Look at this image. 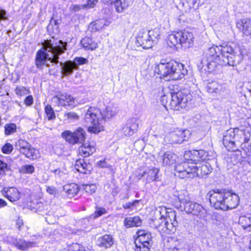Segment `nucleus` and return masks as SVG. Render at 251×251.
I'll return each mask as SVG.
<instances>
[{
	"mask_svg": "<svg viewBox=\"0 0 251 251\" xmlns=\"http://www.w3.org/2000/svg\"><path fill=\"white\" fill-rule=\"evenodd\" d=\"M243 55L240 47L230 45H213L209 48L206 56L201 60V67L209 73L216 70L219 66H236L243 60Z\"/></svg>",
	"mask_w": 251,
	"mask_h": 251,
	"instance_id": "1",
	"label": "nucleus"
},
{
	"mask_svg": "<svg viewBox=\"0 0 251 251\" xmlns=\"http://www.w3.org/2000/svg\"><path fill=\"white\" fill-rule=\"evenodd\" d=\"M67 43L62 40L52 42L51 40H46L42 44V48L38 50L36 53L35 63L38 69L42 70L44 65L50 68L49 61L53 64L59 63V56L67 50Z\"/></svg>",
	"mask_w": 251,
	"mask_h": 251,
	"instance_id": "2",
	"label": "nucleus"
},
{
	"mask_svg": "<svg viewBox=\"0 0 251 251\" xmlns=\"http://www.w3.org/2000/svg\"><path fill=\"white\" fill-rule=\"evenodd\" d=\"M116 114L110 107L107 106L103 111L95 107H90L85 113L84 121L90 126L88 130L91 133L97 134L103 130V124L106 118H112Z\"/></svg>",
	"mask_w": 251,
	"mask_h": 251,
	"instance_id": "3",
	"label": "nucleus"
},
{
	"mask_svg": "<svg viewBox=\"0 0 251 251\" xmlns=\"http://www.w3.org/2000/svg\"><path fill=\"white\" fill-rule=\"evenodd\" d=\"M157 212L159 217L151 220L150 223L151 226L162 233H175L178 226L176 211L172 208L162 207Z\"/></svg>",
	"mask_w": 251,
	"mask_h": 251,
	"instance_id": "4",
	"label": "nucleus"
},
{
	"mask_svg": "<svg viewBox=\"0 0 251 251\" xmlns=\"http://www.w3.org/2000/svg\"><path fill=\"white\" fill-rule=\"evenodd\" d=\"M184 67L182 63L174 60L166 62L162 60L155 67L154 72L163 77L169 76L173 80L181 79L188 73Z\"/></svg>",
	"mask_w": 251,
	"mask_h": 251,
	"instance_id": "5",
	"label": "nucleus"
},
{
	"mask_svg": "<svg viewBox=\"0 0 251 251\" xmlns=\"http://www.w3.org/2000/svg\"><path fill=\"white\" fill-rule=\"evenodd\" d=\"M160 101L167 108L179 110L180 108H183L187 106L188 98L187 95H185L182 92L178 91L161 96Z\"/></svg>",
	"mask_w": 251,
	"mask_h": 251,
	"instance_id": "6",
	"label": "nucleus"
},
{
	"mask_svg": "<svg viewBox=\"0 0 251 251\" xmlns=\"http://www.w3.org/2000/svg\"><path fill=\"white\" fill-rule=\"evenodd\" d=\"M177 198L180 203V206L183 207L187 213L197 216L204 213L205 209L203 206L199 203L191 201L188 197L183 198L181 194H179Z\"/></svg>",
	"mask_w": 251,
	"mask_h": 251,
	"instance_id": "7",
	"label": "nucleus"
},
{
	"mask_svg": "<svg viewBox=\"0 0 251 251\" xmlns=\"http://www.w3.org/2000/svg\"><path fill=\"white\" fill-rule=\"evenodd\" d=\"M207 195L211 205L216 209L226 210L225 189L211 190Z\"/></svg>",
	"mask_w": 251,
	"mask_h": 251,
	"instance_id": "8",
	"label": "nucleus"
},
{
	"mask_svg": "<svg viewBox=\"0 0 251 251\" xmlns=\"http://www.w3.org/2000/svg\"><path fill=\"white\" fill-rule=\"evenodd\" d=\"M86 132L81 127H78L74 131L65 130L61 134V137L69 144L75 145L83 143L85 139Z\"/></svg>",
	"mask_w": 251,
	"mask_h": 251,
	"instance_id": "9",
	"label": "nucleus"
},
{
	"mask_svg": "<svg viewBox=\"0 0 251 251\" xmlns=\"http://www.w3.org/2000/svg\"><path fill=\"white\" fill-rule=\"evenodd\" d=\"M239 131L238 128H230L227 130L224 133L223 143L224 146L228 151H235L238 149L236 148V142L234 141L236 136H237V132Z\"/></svg>",
	"mask_w": 251,
	"mask_h": 251,
	"instance_id": "10",
	"label": "nucleus"
},
{
	"mask_svg": "<svg viewBox=\"0 0 251 251\" xmlns=\"http://www.w3.org/2000/svg\"><path fill=\"white\" fill-rule=\"evenodd\" d=\"M194 164L189 162H184L178 164L175 166V176L180 178H184L192 177V169Z\"/></svg>",
	"mask_w": 251,
	"mask_h": 251,
	"instance_id": "11",
	"label": "nucleus"
},
{
	"mask_svg": "<svg viewBox=\"0 0 251 251\" xmlns=\"http://www.w3.org/2000/svg\"><path fill=\"white\" fill-rule=\"evenodd\" d=\"M52 101L58 106L74 107L76 104L75 99L66 93L56 95L53 97Z\"/></svg>",
	"mask_w": 251,
	"mask_h": 251,
	"instance_id": "12",
	"label": "nucleus"
},
{
	"mask_svg": "<svg viewBox=\"0 0 251 251\" xmlns=\"http://www.w3.org/2000/svg\"><path fill=\"white\" fill-rule=\"evenodd\" d=\"M212 168L210 164L204 161L194 164L192 169V177L198 176L203 177L211 172Z\"/></svg>",
	"mask_w": 251,
	"mask_h": 251,
	"instance_id": "13",
	"label": "nucleus"
},
{
	"mask_svg": "<svg viewBox=\"0 0 251 251\" xmlns=\"http://www.w3.org/2000/svg\"><path fill=\"white\" fill-rule=\"evenodd\" d=\"M240 199L238 195L232 190H225L226 210L236 208L239 204Z\"/></svg>",
	"mask_w": 251,
	"mask_h": 251,
	"instance_id": "14",
	"label": "nucleus"
},
{
	"mask_svg": "<svg viewBox=\"0 0 251 251\" xmlns=\"http://www.w3.org/2000/svg\"><path fill=\"white\" fill-rule=\"evenodd\" d=\"M180 45L184 48H189L193 45L194 36L192 32L186 30L178 31Z\"/></svg>",
	"mask_w": 251,
	"mask_h": 251,
	"instance_id": "15",
	"label": "nucleus"
},
{
	"mask_svg": "<svg viewBox=\"0 0 251 251\" xmlns=\"http://www.w3.org/2000/svg\"><path fill=\"white\" fill-rule=\"evenodd\" d=\"M188 154H189L190 160L193 162H191L193 164L208 159L207 152L204 150H193L189 151Z\"/></svg>",
	"mask_w": 251,
	"mask_h": 251,
	"instance_id": "16",
	"label": "nucleus"
},
{
	"mask_svg": "<svg viewBox=\"0 0 251 251\" xmlns=\"http://www.w3.org/2000/svg\"><path fill=\"white\" fill-rule=\"evenodd\" d=\"M138 127V121L136 118L127 120L126 125L123 128V131L126 136H130L136 131Z\"/></svg>",
	"mask_w": 251,
	"mask_h": 251,
	"instance_id": "17",
	"label": "nucleus"
},
{
	"mask_svg": "<svg viewBox=\"0 0 251 251\" xmlns=\"http://www.w3.org/2000/svg\"><path fill=\"white\" fill-rule=\"evenodd\" d=\"M2 192L3 196L11 202L17 201L20 198V193L16 188L5 187L2 189Z\"/></svg>",
	"mask_w": 251,
	"mask_h": 251,
	"instance_id": "18",
	"label": "nucleus"
},
{
	"mask_svg": "<svg viewBox=\"0 0 251 251\" xmlns=\"http://www.w3.org/2000/svg\"><path fill=\"white\" fill-rule=\"evenodd\" d=\"M14 246L21 251H27L29 248L35 247L37 243L34 241H25L23 239H17L13 242Z\"/></svg>",
	"mask_w": 251,
	"mask_h": 251,
	"instance_id": "19",
	"label": "nucleus"
},
{
	"mask_svg": "<svg viewBox=\"0 0 251 251\" xmlns=\"http://www.w3.org/2000/svg\"><path fill=\"white\" fill-rule=\"evenodd\" d=\"M137 237L136 240L140 241L142 243L148 244L151 246L153 245V240L151 233L145 230H139L137 232Z\"/></svg>",
	"mask_w": 251,
	"mask_h": 251,
	"instance_id": "20",
	"label": "nucleus"
},
{
	"mask_svg": "<svg viewBox=\"0 0 251 251\" xmlns=\"http://www.w3.org/2000/svg\"><path fill=\"white\" fill-rule=\"evenodd\" d=\"M136 44L137 46L142 47L144 49H150L153 46L147 33H143L142 35H139L136 38Z\"/></svg>",
	"mask_w": 251,
	"mask_h": 251,
	"instance_id": "21",
	"label": "nucleus"
},
{
	"mask_svg": "<svg viewBox=\"0 0 251 251\" xmlns=\"http://www.w3.org/2000/svg\"><path fill=\"white\" fill-rule=\"evenodd\" d=\"M59 64L62 68L61 74L63 76L71 75L74 70H77L76 66H75L72 61H66L64 63L60 62Z\"/></svg>",
	"mask_w": 251,
	"mask_h": 251,
	"instance_id": "22",
	"label": "nucleus"
},
{
	"mask_svg": "<svg viewBox=\"0 0 251 251\" xmlns=\"http://www.w3.org/2000/svg\"><path fill=\"white\" fill-rule=\"evenodd\" d=\"M114 244V239L112 235L105 234L100 237L97 240V245L100 248L107 249Z\"/></svg>",
	"mask_w": 251,
	"mask_h": 251,
	"instance_id": "23",
	"label": "nucleus"
},
{
	"mask_svg": "<svg viewBox=\"0 0 251 251\" xmlns=\"http://www.w3.org/2000/svg\"><path fill=\"white\" fill-rule=\"evenodd\" d=\"M236 25L239 29L242 28V32L244 35L251 36V19H243L237 22Z\"/></svg>",
	"mask_w": 251,
	"mask_h": 251,
	"instance_id": "24",
	"label": "nucleus"
},
{
	"mask_svg": "<svg viewBox=\"0 0 251 251\" xmlns=\"http://www.w3.org/2000/svg\"><path fill=\"white\" fill-rule=\"evenodd\" d=\"M101 1L106 4H113L118 13L122 12L126 8L125 0H101Z\"/></svg>",
	"mask_w": 251,
	"mask_h": 251,
	"instance_id": "25",
	"label": "nucleus"
},
{
	"mask_svg": "<svg viewBox=\"0 0 251 251\" xmlns=\"http://www.w3.org/2000/svg\"><path fill=\"white\" fill-rule=\"evenodd\" d=\"M177 158V155L171 152H166L161 157L163 166H170L174 164Z\"/></svg>",
	"mask_w": 251,
	"mask_h": 251,
	"instance_id": "26",
	"label": "nucleus"
},
{
	"mask_svg": "<svg viewBox=\"0 0 251 251\" xmlns=\"http://www.w3.org/2000/svg\"><path fill=\"white\" fill-rule=\"evenodd\" d=\"M142 224V221L139 217H127L124 220V225L126 228L134 226H140Z\"/></svg>",
	"mask_w": 251,
	"mask_h": 251,
	"instance_id": "27",
	"label": "nucleus"
},
{
	"mask_svg": "<svg viewBox=\"0 0 251 251\" xmlns=\"http://www.w3.org/2000/svg\"><path fill=\"white\" fill-rule=\"evenodd\" d=\"M79 153L84 157H88L92 154L95 151V148L86 143L78 148Z\"/></svg>",
	"mask_w": 251,
	"mask_h": 251,
	"instance_id": "28",
	"label": "nucleus"
},
{
	"mask_svg": "<svg viewBox=\"0 0 251 251\" xmlns=\"http://www.w3.org/2000/svg\"><path fill=\"white\" fill-rule=\"evenodd\" d=\"M80 43L85 50H93L98 48L97 44L90 37L83 38Z\"/></svg>",
	"mask_w": 251,
	"mask_h": 251,
	"instance_id": "29",
	"label": "nucleus"
},
{
	"mask_svg": "<svg viewBox=\"0 0 251 251\" xmlns=\"http://www.w3.org/2000/svg\"><path fill=\"white\" fill-rule=\"evenodd\" d=\"M185 132L184 130H177L171 133L172 142L173 143H182L185 140Z\"/></svg>",
	"mask_w": 251,
	"mask_h": 251,
	"instance_id": "30",
	"label": "nucleus"
},
{
	"mask_svg": "<svg viewBox=\"0 0 251 251\" xmlns=\"http://www.w3.org/2000/svg\"><path fill=\"white\" fill-rule=\"evenodd\" d=\"M158 172L159 169L155 167H152L151 169L145 171V173L147 175V182L149 183L153 181H157L158 180V176H157Z\"/></svg>",
	"mask_w": 251,
	"mask_h": 251,
	"instance_id": "31",
	"label": "nucleus"
},
{
	"mask_svg": "<svg viewBox=\"0 0 251 251\" xmlns=\"http://www.w3.org/2000/svg\"><path fill=\"white\" fill-rule=\"evenodd\" d=\"M89 164H87L83 159L77 160L75 164V168L77 171L85 174L89 172Z\"/></svg>",
	"mask_w": 251,
	"mask_h": 251,
	"instance_id": "32",
	"label": "nucleus"
},
{
	"mask_svg": "<svg viewBox=\"0 0 251 251\" xmlns=\"http://www.w3.org/2000/svg\"><path fill=\"white\" fill-rule=\"evenodd\" d=\"M179 35L178 31L174 32L168 35L167 39V44L171 48L176 47L178 44H180Z\"/></svg>",
	"mask_w": 251,
	"mask_h": 251,
	"instance_id": "33",
	"label": "nucleus"
},
{
	"mask_svg": "<svg viewBox=\"0 0 251 251\" xmlns=\"http://www.w3.org/2000/svg\"><path fill=\"white\" fill-rule=\"evenodd\" d=\"M106 23V22L104 19L96 20L89 25V29L92 32H96L102 29L104 26L107 25Z\"/></svg>",
	"mask_w": 251,
	"mask_h": 251,
	"instance_id": "34",
	"label": "nucleus"
},
{
	"mask_svg": "<svg viewBox=\"0 0 251 251\" xmlns=\"http://www.w3.org/2000/svg\"><path fill=\"white\" fill-rule=\"evenodd\" d=\"M63 190L67 194L69 197H71L78 193L79 188L77 184L72 183L64 185Z\"/></svg>",
	"mask_w": 251,
	"mask_h": 251,
	"instance_id": "35",
	"label": "nucleus"
},
{
	"mask_svg": "<svg viewBox=\"0 0 251 251\" xmlns=\"http://www.w3.org/2000/svg\"><path fill=\"white\" fill-rule=\"evenodd\" d=\"M239 223L245 230L251 231V217L242 216L239 219Z\"/></svg>",
	"mask_w": 251,
	"mask_h": 251,
	"instance_id": "36",
	"label": "nucleus"
},
{
	"mask_svg": "<svg viewBox=\"0 0 251 251\" xmlns=\"http://www.w3.org/2000/svg\"><path fill=\"white\" fill-rule=\"evenodd\" d=\"M149 36L150 41L153 45L157 44L159 39L160 38V30L158 28H155L152 30H149L147 33Z\"/></svg>",
	"mask_w": 251,
	"mask_h": 251,
	"instance_id": "37",
	"label": "nucleus"
},
{
	"mask_svg": "<svg viewBox=\"0 0 251 251\" xmlns=\"http://www.w3.org/2000/svg\"><path fill=\"white\" fill-rule=\"evenodd\" d=\"M30 145L26 140L20 139L17 141L15 144L16 149L18 150L21 153L25 152V151L29 148Z\"/></svg>",
	"mask_w": 251,
	"mask_h": 251,
	"instance_id": "38",
	"label": "nucleus"
},
{
	"mask_svg": "<svg viewBox=\"0 0 251 251\" xmlns=\"http://www.w3.org/2000/svg\"><path fill=\"white\" fill-rule=\"evenodd\" d=\"M25 156L30 159H36L39 157L38 151L32 147L30 145L29 148L25 151V152L22 153Z\"/></svg>",
	"mask_w": 251,
	"mask_h": 251,
	"instance_id": "39",
	"label": "nucleus"
},
{
	"mask_svg": "<svg viewBox=\"0 0 251 251\" xmlns=\"http://www.w3.org/2000/svg\"><path fill=\"white\" fill-rule=\"evenodd\" d=\"M222 86L215 81L210 82L207 85L208 92L212 94L219 93L222 90Z\"/></svg>",
	"mask_w": 251,
	"mask_h": 251,
	"instance_id": "40",
	"label": "nucleus"
},
{
	"mask_svg": "<svg viewBox=\"0 0 251 251\" xmlns=\"http://www.w3.org/2000/svg\"><path fill=\"white\" fill-rule=\"evenodd\" d=\"M242 151L241 154L244 153L247 156V161L251 165V144H243L241 145Z\"/></svg>",
	"mask_w": 251,
	"mask_h": 251,
	"instance_id": "41",
	"label": "nucleus"
},
{
	"mask_svg": "<svg viewBox=\"0 0 251 251\" xmlns=\"http://www.w3.org/2000/svg\"><path fill=\"white\" fill-rule=\"evenodd\" d=\"M17 126L15 123H7L4 126V134L9 136L17 132Z\"/></svg>",
	"mask_w": 251,
	"mask_h": 251,
	"instance_id": "42",
	"label": "nucleus"
},
{
	"mask_svg": "<svg viewBox=\"0 0 251 251\" xmlns=\"http://www.w3.org/2000/svg\"><path fill=\"white\" fill-rule=\"evenodd\" d=\"M196 0H183L182 5L185 12H188L191 9L195 8Z\"/></svg>",
	"mask_w": 251,
	"mask_h": 251,
	"instance_id": "43",
	"label": "nucleus"
},
{
	"mask_svg": "<svg viewBox=\"0 0 251 251\" xmlns=\"http://www.w3.org/2000/svg\"><path fill=\"white\" fill-rule=\"evenodd\" d=\"M135 251H151L152 246L148 244L142 243L140 241L135 239Z\"/></svg>",
	"mask_w": 251,
	"mask_h": 251,
	"instance_id": "44",
	"label": "nucleus"
},
{
	"mask_svg": "<svg viewBox=\"0 0 251 251\" xmlns=\"http://www.w3.org/2000/svg\"><path fill=\"white\" fill-rule=\"evenodd\" d=\"M45 111L48 120H52L55 119L54 110L50 105L48 104L45 107Z\"/></svg>",
	"mask_w": 251,
	"mask_h": 251,
	"instance_id": "45",
	"label": "nucleus"
},
{
	"mask_svg": "<svg viewBox=\"0 0 251 251\" xmlns=\"http://www.w3.org/2000/svg\"><path fill=\"white\" fill-rule=\"evenodd\" d=\"M16 94L18 96H25L29 93V91L28 89L24 86H17L15 89Z\"/></svg>",
	"mask_w": 251,
	"mask_h": 251,
	"instance_id": "46",
	"label": "nucleus"
},
{
	"mask_svg": "<svg viewBox=\"0 0 251 251\" xmlns=\"http://www.w3.org/2000/svg\"><path fill=\"white\" fill-rule=\"evenodd\" d=\"M65 251H85V250L80 245L74 243L69 245Z\"/></svg>",
	"mask_w": 251,
	"mask_h": 251,
	"instance_id": "47",
	"label": "nucleus"
},
{
	"mask_svg": "<svg viewBox=\"0 0 251 251\" xmlns=\"http://www.w3.org/2000/svg\"><path fill=\"white\" fill-rule=\"evenodd\" d=\"M72 62L74 64L75 66H76V69H78L79 65L87 64L88 62V60L87 59L82 57H76Z\"/></svg>",
	"mask_w": 251,
	"mask_h": 251,
	"instance_id": "48",
	"label": "nucleus"
},
{
	"mask_svg": "<svg viewBox=\"0 0 251 251\" xmlns=\"http://www.w3.org/2000/svg\"><path fill=\"white\" fill-rule=\"evenodd\" d=\"M35 171V168L32 165H25L21 167V172L25 174H32Z\"/></svg>",
	"mask_w": 251,
	"mask_h": 251,
	"instance_id": "49",
	"label": "nucleus"
},
{
	"mask_svg": "<svg viewBox=\"0 0 251 251\" xmlns=\"http://www.w3.org/2000/svg\"><path fill=\"white\" fill-rule=\"evenodd\" d=\"M97 189V186L94 184L83 185V190L89 194L94 193Z\"/></svg>",
	"mask_w": 251,
	"mask_h": 251,
	"instance_id": "50",
	"label": "nucleus"
},
{
	"mask_svg": "<svg viewBox=\"0 0 251 251\" xmlns=\"http://www.w3.org/2000/svg\"><path fill=\"white\" fill-rule=\"evenodd\" d=\"M13 150V145L9 143H6L1 148L2 152L5 154H9Z\"/></svg>",
	"mask_w": 251,
	"mask_h": 251,
	"instance_id": "51",
	"label": "nucleus"
},
{
	"mask_svg": "<svg viewBox=\"0 0 251 251\" xmlns=\"http://www.w3.org/2000/svg\"><path fill=\"white\" fill-rule=\"evenodd\" d=\"M64 116L67 119L72 121H75L79 119L78 115L76 113L73 112L66 113Z\"/></svg>",
	"mask_w": 251,
	"mask_h": 251,
	"instance_id": "52",
	"label": "nucleus"
},
{
	"mask_svg": "<svg viewBox=\"0 0 251 251\" xmlns=\"http://www.w3.org/2000/svg\"><path fill=\"white\" fill-rule=\"evenodd\" d=\"M106 213V210L104 208H99L95 211L94 214L91 216V218L95 219L97 217L101 216L102 215Z\"/></svg>",
	"mask_w": 251,
	"mask_h": 251,
	"instance_id": "53",
	"label": "nucleus"
},
{
	"mask_svg": "<svg viewBox=\"0 0 251 251\" xmlns=\"http://www.w3.org/2000/svg\"><path fill=\"white\" fill-rule=\"evenodd\" d=\"M98 2L97 0H88L87 4L82 5L83 8H93Z\"/></svg>",
	"mask_w": 251,
	"mask_h": 251,
	"instance_id": "54",
	"label": "nucleus"
},
{
	"mask_svg": "<svg viewBox=\"0 0 251 251\" xmlns=\"http://www.w3.org/2000/svg\"><path fill=\"white\" fill-rule=\"evenodd\" d=\"M139 202L138 200H134L132 202H128L125 204L123 205V207L125 209H130L132 206H135L137 203Z\"/></svg>",
	"mask_w": 251,
	"mask_h": 251,
	"instance_id": "55",
	"label": "nucleus"
},
{
	"mask_svg": "<svg viewBox=\"0 0 251 251\" xmlns=\"http://www.w3.org/2000/svg\"><path fill=\"white\" fill-rule=\"evenodd\" d=\"M24 103L26 106H30L33 103V98L31 95L27 96L24 100Z\"/></svg>",
	"mask_w": 251,
	"mask_h": 251,
	"instance_id": "56",
	"label": "nucleus"
},
{
	"mask_svg": "<svg viewBox=\"0 0 251 251\" xmlns=\"http://www.w3.org/2000/svg\"><path fill=\"white\" fill-rule=\"evenodd\" d=\"M97 165L101 168H109L110 165L107 163L105 160H100L97 163Z\"/></svg>",
	"mask_w": 251,
	"mask_h": 251,
	"instance_id": "57",
	"label": "nucleus"
},
{
	"mask_svg": "<svg viewBox=\"0 0 251 251\" xmlns=\"http://www.w3.org/2000/svg\"><path fill=\"white\" fill-rule=\"evenodd\" d=\"M70 8L72 12H76L79 11L81 8H84L82 7V5H73Z\"/></svg>",
	"mask_w": 251,
	"mask_h": 251,
	"instance_id": "58",
	"label": "nucleus"
},
{
	"mask_svg": "<svg viewBox=\"0 0 251 251\" xmlns=\"http://www.w3.org/2000/svg\"><path fill=\"white\" fill-rule=\"evenodd\" d=\"M6 12L5 10H0V21L7 20Z\"/></svg>",
	"mask_w": 251,
	"mask_h": 251,
	"instance_id": "59",
	"label": "nucleus"
},
{
	"mask_svg": "<svg viewBox=\"0 0 251 251\" xmlns=\"http://www.w3.org/2000/svg\"><path fill=\"white\" fill-rule=\"evenodd\" d=\"M47 191L51 195H55L57 192L55 187L50 186L47 187Z\"/></svg>",
	"mask_w": 251,
	"mask_h": 251,
	"instance_id": "60",
	"label": "nucleus"
},
{
	"mask_svg": "<svg viewBox=\"0 0 251 251\" xmlns=\"http://www.w3.org/2000/svg\"><path fill=\"white\" fill-rule=\"evenodd\" d=\"M16 226H17V228H18L19 229L20 228V227L23 225V220L20 219V218H18L17 220H16Z\"/></svg>",
	"mask_w": 251,
	"mask_h": 251,
	"instance_id": "61",
	"label": "nucleus"
},
{
	"mask_svg": "<svg viewBox=\"0 0 251 251\" xmlns=\"http://www.w3.org/2000/svg\"><path fill=\"white\" fill-rule=\"evenodd\" d=\"M55 176H58L59 177H61L63 174L59 169H57L52 171Z\"/></svg>",
	"mask_w": 251,
	"mask_h": 251,
	"instance_id": "62",
	"label": "nucleus"
},
{
	"mask_svg": "<svg viewBox=\"0 0 251 251\" xmlns=\"http://www.w3.org/2000/svg\"><path fill=\"white\" fill-rule=\"evenodd\" d=\"M244 135V142L242 143L241 144H250L249 143H248V141L250 140V134L249 133H248V135H246L245 134Z\"/></svg>",
	"mask_w": 251,
	"mask_h": 251,
	"instance_id": "63",
	"label": "nucleus"
},
{
	"mask_svg": "<svg viewBox=\"0 0 251 251\" xmlns=\"http://www.w3.org/2000/svg\"><path fill=\"white\" fill-rule=\"evenodd\" d=\"M53 25H55L56 26V28H57V25H58V22L57 20L52 19L50 21V24L49 26H52ZM52 27H53V26H52Z\"/></svg>",
	"mask_w": 251,
	"mask_h": 251,
	"instance_id": "64",
	"label": "nucleus"
}]
</instances>
